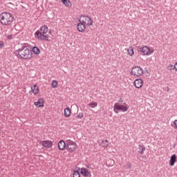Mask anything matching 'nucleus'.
<instances>
[{"label":"nucleus","mask_w":177,"mask_h":177,"mask_svg":"<svg viewBox=\"0 0 177 177\" xmlns=\"http://www.w3.org/2000/svg\"><path fill=\"white\" fill-rule=\"evenodd\" d=\"M77 30L79 32H85V30H86V25L82 22H79L77 26Z\"/></svg>","instance_id":"obj_9"},{"label":"nucleus","mask_w":177,"mask_h":177,"mask_svg":"<svg viewBox=\"0 0 177 177\" xmlns=\"http://www.w3.org/2000/svg\"><path fill=\"white\" fill-rule=\"evenodd\" d=\"M77 117H78V118H84V113H80L77 115Z\"/></svg>","instance_id":"obj_30"},{"label":"nucleus","mask_w":177,"mask_h":177,"mask_svg":"<svg viewBox=\"0 0 177 177\" xmlns=\"http://www.w3.org/2000/svg\"><path fill=\"white\" fill-rule=\"evenodd\" d=\"M66 142H64V140H61L58 142V149H59V150H64V149H66Z\"/></svg>","instance_id":"obj_14"},{"label":"nucleus","mask_w":177,"mask_h":177,"mask_svg":"<svg viewBox=\"0 0 177 177\" xmlns=\"http://www.w3.org/2000/svg\"><path fill=\"white\" fill-rule=\"evenodd\" d=\"M62 3L66 8H71L73 6V3H71V1L70 0H62Z\"/></svg>","instance_id":"obj_18"},{"label":"nucleus","mask_w":177,"mask_h":177,"mask_svg":"<svg viewBox=\"0 0 177 177\" xmlns=\"http://www.w3.org/2000/svg\"><path fill=\"white\" fill-rule=\"evenodd\" d=\"M109 141L107 140H104L102 141V147H104V148L109 147Z\"/></svg>","instance_id":"obj_23"},{"label":"nucleus","mask_w":177,"mask_h":177,"mask_svg":"<svg viewBox=\"0 0 177 177\" xmlns=\"http://www.w3.org/2000/svg\"><path fill=\"white\" fill-rule=\"evenodd\" d=\"M134 86L137 89L142 88L143 86V80L142 79H137L134 81Z\"/></svg>","instance_id":"obj_12"},{"label":"nucleus","mask_w":177,"mask_h":177,"mask_svg":"<svg viewBox=\"0 0 177 177\" xmlns=\"http://www.w3.org/2000/svg\"><path fill=\"white\" fill-rule=\"evenodd\" d=\"M44 98H39L37 102H35L34 104L36 106V107H44Z\"/></svg>","instance_id":"obj_13"},{"label":"nucleus","mask_w":177,"mask_h":177,"mask_svg":"<svg viewBox=\"0 0 177 177\" xmlns=\"http://www.w3.org/2000/svg\"><path fill=\"white\" fill-rule=\"evenodd\" d=\"M48 26H41L40 31L37 30L35 33V37L37 39H41V41H49L48 35H45V34H48Z\"/></svg>","instance_id":"obj_2"},{"label":"nucleus","mask_w":177,"mask_h":177,"mask_svg":"<svg viewBox=\"0 0 177 177\" xmlns=\"http://www.w3.org/2000/svg\"><path fill=\"white\" fill-rule=\"evenodd\" d=\"M138 149H139L138 153H140V154L145 153V151L146 150V147H145V145H139Z\"/></svg>","instance_id":"obj_20"},{"label":"nucleus","mask_w":177,"mask_h":177,"mask_svg":"<svg viewBox=\"0 0 177 177\" xmlns=\"http://www.w3.org/2000/svg\"><path fill=\"white\" fill-rule=\"evenodd\" d=\"M133 47L130 46L129 48H127V53L129 55V56H133L135 55V51H133Z\"/></svg>","instance_id":"obj_21"},{"label":"nucleus","mask_w":177,"mask_h":177,"mask_svg":"<svg viewBox=\"0 0 177 177\" xmlns=\"http://www.w3.org/2000/svg\"><path fill=\"white\" fill-rule=\"evenodd\" d=\"M15 53L18 59H23L24 60H27L32 57L31 50H30V48L26 44H24L21 48L17 50Z\"/></svg>","instance_id":"obj_1"},{"label":"nucleus","mask_w":177,"mask_h":177,"mask_svg":"<svg viewBox=\"0 0 177 177\" xmlns=\"http://www.w3.org/2000/svg\"><path fill=\"white\" fill-rule=\"evenodd\" d=\"M118 103H122V98H120V99H119Z\"/></svg>","instance_id":"obj_32"},{"label":"nucleus","mask_w":177,"mask_h":177,"mask_svg":"<svg viewBox=\"0 0 177 177\" xmlns=\"http://www.w3.org/2000/svg\"><path fill=\"white\" fill-rule=\"evenodd\" d=\"M6 38H7V39H9V40L13 39V35H8L6 36Z\"/></svg>","instance_id":"obj_28"},{"label":"nucleus","mask_w":177,"mask_h":177,"mask_svg":"<svg viewBox=\"0 0 177 177\" xmlns=\"http://www.w3.org/2000/svg\"><path fill=\"white\" fill-rule=\"evenodd\" d=\"M5 46V44H3V41H0V49H2Z\"/></svg>","instance_id":"obj_29"},{"label":"nucleus","mask_w":177,"mask_h":177,"mask_svg":"<svg viewBox=\"0 0 177 177\" xmlns=\"http://www.w3.org/2000/svg\"><path fill=\"white\" fill-rule=\"evenodd\" d=\"M32 51L33 52V53L35 54V55H39V53H40V50H39V48H38V47H37V46H34L33 48H32Z\"/></svg>","instance_id":"obj_22"},{"label":"nucleus","mask_w":177,"mask_h":177,"mask_svg":"<svg viewBox=\"0 0 177 177\" xmlns=\"http://www.w3.org/2000/svg\"><path fill=\"white\" fill-rule=\"evenodd\" d=\"M79 23H83L86 26H91L93 25V20L88 16L81 15L79 19Z\"/></svg>","instance_id":"obj_6"},{"label":"nucleus","mask_w":177,"mask_h":177,"mask_svg":"<svg viewBox=\"0 0 177 177\" xmlns=\"http://www.w3.org/2000/svg\"><path fill=\"white\" fill-rule=\"evenodd\" d=\"M80 174L81 175H82V176H84V177L92 176V175L91 174V171H89L88 169L84 168V167L80 169Z\"/></svg>","instance_id":"obj_10"},{"label":"nucleus","mask_w":177,"mask_h":177,"mask_svg":"<svg viewBox=\"0 0 177 177\" xmlns=\"http://www.w3.org/2000/svg\"><path fill=\"white\" fill-rule=\"evenodd\" d=\"M57 85H58V83H57V81L56 80H53L52 82H51V87L52 88H57Z\"/></svg>","instance_id":"obj_24"},{"label":"nucleus","mask_w":177,"mask_h":177,"mask_svg":"<svg viewBox=\"0 0 177 177\" xmlns=\"http://www.w3.org/2000/svg\"><path fill=\"white\" fill-rule=\"evenodd\" d=\"M91 109H95V107H97V102H91L88 104Z\"/></svg>","instance_id":"obj_25"},{"label":"nucleus","mask_w":177,"mask_h":177,"mask_svg":"<svg viewBox=\"0 0 177 177\" xmlns=\"http://www.w3.org/2000/svg\"><path fill=\"white\" fill-rule=\"evenodd\" d=\"M43 147H46V149H52L53 146V142L52 141L44 140L42 142Z\"/></svg>","instance_id":"obj_11"},{"label":"nucleus","mask_w":177,"mask_h":177,"mask_svg":"<svg viewBox=\"0 0 177 177\" xmlns=\"http://www.w3.org/2000/svg\"><path fill=\"white\" fill-rule=\"evenodd\" d=\"M38 1V0H37Z\"/></svg>","instance_id":"obj_35"},{"label":"nucleus","mask_w":177,"mask_h":177,"mask_svg":"<svg viewBox=\"0 0 177 177\" xmlns=\"http://www.w3.org/2000/svg\"><path fill=\"white\" fill-rule=\"evenodd\" d=\"M167 68L169 70V71L175 70V65L170 64L168 66Z\"/></svg>","instance_id":"obj_27"},{"label":"nucleus","mask_w":177,"mask_h":177,"mask_svg":"<svg viewBox=\"0 0 177 177\" xmlns=\"http://www.w3.org/2000/svg\"><path fill=\"white\" fill-rule=\"evenodd\" d=\"M174 68H175L176 71H177V62H176L174 64Z\"/></svg>","instance_id":"obj_31"},{"label":"nucleus","mask_w":177,"mask_h":177,"mask_svg":"<svg viewBox=\"0 0 177 177\" xmlns=\"http://www.w3.org/2000/svg\"><path fill=\"white\" fill-rule=\"evenodd\" d=\"M137 50L138 53H142L144 56H150L154 53V50L149 48L147 46H143L142 47H137Z\"/></svg>","instance_id":"obj_5"},{"label":"nucleus","mask_w":177,"mask_h":177,"mask_svg":"<svg viewBox=\"0 0 177 177\" xmlns=\"http://www.w3.org/2000/svg\"><path fill=\"white\" fill-rule=\"evenodd\" d=\"M64 114L66 117H70L71 115V109L67 107L64 109Z\"/></svg>","instance_id":"obj_19"},{"label":"nucleus","mask_w":177,"mask_h":177,"mask_svg":"<svg viewBox=\"0 0 177 177\" xmlns=\"http://www.w3.org/2000/svg\"><path fill=\"white\" fill-rule=\"evenodd\" d=\"M86 167H87V168H89V165H88Z\"/></svg>","instance_id":"obj_34"},{"label":"nucleus","mask_w":177,"mask_h":177,"mask_svg":"<svg viewBox=\"0 0 177 177\" xmlns=\"http://www.w3.org/2000/svg\"><path fill=\"white\" fill-rule=\"evenodd\" d=\"M128 167H129V168H131V163H129V164H128Z\"/></svg>","instance_id":"obj_33"},{"label":"nucleus","mask_w":177,"mask_h":177,"mask_svg":"<svg viewBox=\"0 0 177 177\" xmlns=\"http://www.w3.org/2000/svg\"><path fill=\"white\" fill-rule=\"evenodd\" d=\"M143 68L139 66H137L132 68L131 75H133L134 77H142V75H143Z\"/></svg>","instance_id":"obj_7"},{"label":"nucleus","mask_w":177,"mask_h":177,"mask_svg":"<svg viewBox=\"0 0 177 177\" xmlns=\"http://www.w3.org/2000/svg\"><path fill=\"white\" fill-rule=\"evenodd\" d=\"M31 91L34 95H37L39 92V88L37 84H35L33 87H31Z\"/></svg>","instance_id":"obj_16"},{"label":"nucleus","mask_w":177,"mask_h":177,"mask_svg":"<svg viewBox=\"0 0 177 177\" xmlns=\"http://www.w3.org/2000/svg\"><path fill=\"white\" fill-rule=\"evenodd\" d=\"M0 22L3 26H10L13 23V17L9 12H2L0 15Z\"/></svg>","instance_id":"obj_3"},{"label":"nucleus","mask_w":177,"mask_h":177,"mask_svg":"<svg viewBox=\"0 0 177 177\" xmlns=\"http://www.w3.org/2000/svg\"><path fill=\"white\" fill-rule=\"evenodd\" d=\"M175 162H176V154H173L169 160V165L170 167H174L175 165Z\"/></svg>","instance_id":"obj_15"},{"label":"nucleus","mask_w":177,"mask_h":177,"mask_svg":"<svg viewBox=\"0 0 177 177\" xmlns=\"http://www.w3.org/2000/svg\"><path fill=\"white\" fill-rule=\"evenodd\" d=\"M129 109V106H128L118 105L115 104L114 105L113 111H115V113H116V114H118L119 110H121V111H123L124 113H125V111H128Z\"/></svg>","instance_id":"obj_8"},{"label":"nucleus","mask_w":177,"mask_h":177,"mask_svg":"<svg viewBox=\"0 0 177 177\" xmlns=\"http://www.w3.org/2000/svg\"><path fill=\"white\" fill-rule=\"evenodd\" d=\"M66 149L68 153H74L77 150V143L71 140H68Z\"/></svg>","instance_id":"obj_4"},{"label":"nucleus","mask_w":177,"mask_h":177,"mask_svg":"<svg viewBox=\"0 0 177 177\" xmlns=\"http://www.w3.org/2000/svg\"><path fill=\"white\" fill-rule=\"evenodd\" d=\"M73 177H80V171H75L73 174Z\"/></svg>","instance_id":"obj_26"},{"label":"nucleus","mask_w":177,"mask_h":177,"mask_svg":"<svg viewBox=\"0 0 177 177\" xmlns=\"http://www.w3.org/2000/svg\"><path fill=\"white\" fill-rule=\"evenodd\" d=\"M106 164L107 167H113V165H114V164H115V161H114V160H113L111 158H109L106 160Z\"/></svg>","instance_id":"obj_17"}]
</instances>
